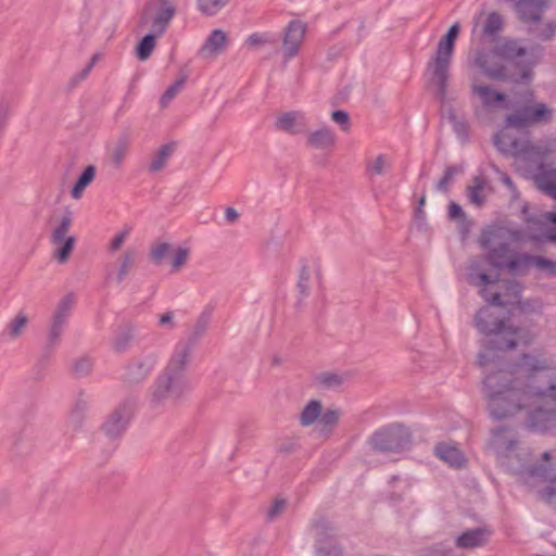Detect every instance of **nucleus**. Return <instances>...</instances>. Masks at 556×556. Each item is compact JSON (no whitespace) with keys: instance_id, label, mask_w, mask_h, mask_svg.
Instances as JSON below:
<instances>
[{"instance_id":"nucleus-26","label":"nucleus","mask_w":556,"mask_h":556,"mask_svg":"<svg viewBox=\"0 0 556 556\" xmlns=\"http://www.w3.org/2000/svg\"><path fill=\"white\" fill-rule=\"evenodd\" d=\"M517 367L527 374L532 375L535 371L547 369L548 364L546 359H541L534 355L525 353L520 356Z\"/></svg>"},{"instance_id":"nucleus-50","label":"nucleus","mask_w":556,"mask_h":556,"mask_svg":"<svg viewBox=\"0 0 556 556\" xmlns=\"http://www.w3.org/2000/svg\"><path fill=\"white\" fill-rule=\"evenodd\" d=\"M266 43H275V39L265 33H254L247 39V45L250 47H257Z\"/></svg>"},{"instance_id":"nucleus-63","label":"nucleus","mask_w":556,"mask_h":556,"mask_svg":"<svg viewBox=\"0 0 556 556\" xmlns=\"http://www.w3.org/2000/svg\"><path fill=\"white\" fill-rule=\"evenodd\" d=\"M87 409H88V401L83 397L77 399L73 413L76 415H83V414L87 413Z\"/></svg>"},{"instance_id":"nucleus-55","label":"nucleus","mask_w":556,"mask_h":556,"mask_svg":"<svg viewBox=\"0 0 556 556\" xmlns=\"http://www.w3.org/2000/svg\"><path fill=\"white\" fill-rule=\"evenodd\" d=\"M128 235L129 229H125L124 231L117 233L110 243L111 251H117L118 249H121Z\"/></svg>"},{"instance_id":"nucleus-54","label":"nucleus","mask_w":556,"mask_h":556,"mask_svg":"<svg viewBox=\"0 0 556 556\" xmlns=\"http://www.w3.org/2000/svg\"><path fill=\"white\" fill-rule=\"evenodd\" d=\"M500 181L508 188V190L511 192V197L514 199H517L519 197V192L517 190L516 185L514 184L513 179L504 172H500Z\"/></svg>"},{"instance_id":"nucleus-16","label":"nucleus","mask_w":556,"mask_h":556,"mask_svg":"<svg viewBox=\"0 0 556 556\" xmlns=\"http://www.w3.org/2000/svg\"><path fill=\"white\" fill-rule=\"evenodd\" d=\"M437 456L451 467H462L465 464L463 453L454 445L439 444L435 447Z\"/></svg>"},{"instance_id":"nucleus-13","label":"nucleus","mask_w":556,"mask_h":556,"mask_svg":"<svg viewBox=\"0 0 556 556\" xmlns=\"http://www.w3.org/2000/svg\"><path fill=\"white\" fill-rule=\"evenodd\" d=\"M212 319V309L205 308L197 318L194 325L190 329V332L188 334L187 339L179 340L174 351L176 352H186V356L191 357L193 349L197 346L199 341L203 338L205 334Z\"/></svg>"},{"instance_id":"nucleus-59","label":"nucleus","mask_w":556,"mask_h":556,"mask_svg":"<svg viewBox=\"0 0 556 556\" xmlns=\"http://www.w3.org/2000/svg\"><path fill=\"white\" fill-rule=\"evenodd\" d=\"M448 217L451 219H462L465 217V213L462 206L455 202H451L448 205Z\"/></svg>"},{"instance_id":"nucleus-40","label":"nucleus","mask_w":556,"mask_h":556,"mask_svg":"<svg viewBox=\"0 0 556 556\" xmlns=\"http://www.w3.org/2000/svg\"><path fill=\"white\" fill-rule=\"evenodd\" d=\"M343 380V376L332 371H324L316 376L317 383L327 389H333L341 386Z\"/></svg>"},{"instance_id":"nucleus-58","label":"nucleus","mask_w":556,"mask_h":556,"mask_svg":"<svg viewBox=\"0 0 556 556\" xmlns=\"http://www.w3.org/2000/svg\"><path fill=\"white\" fill-rule=\"evenodd\" d=\"M152 12V1H148L142 9L139 17V26L143 27L146 26L150 21L152 15L150 13Z\"/></svg>"},{"instance_id":"nucleus-6","label":"nucleus","mask_w":556,"mask_h":556,"mask_svg":"<svg viewBox=\"0 0 556 556\" xmlns=\"http://www.w3.org/2000/svg\"><path fill=\"white\" fill-rule=\"evenodd\" d=\"M505 238V229L501 227L484 230L479 243L486 251L485 261L496 269H504L506 262L509 260L510 243L503 241Z\"/></svg>"},{"instance_id":"nucleus-7","label":"nucleus","mask_w":556,"mask_h":556,"mask_svg":"<svg viewBox=\"0 0 556 556\" xmlns=\"http://www.w3.org/2000/svg\"><path fill=\"white\" fill-rule=\"evenodd\" d=\"M484 260L481 257L472 258L467 266V281L475 287L480 288V295L492 305L505 307L508 302L502 299L497 291L493 292L489 286L498 282V276L492 277L484 271Z\"/></svg>"},{"instance_id":"nucleus-35","label":"nucleus","mask_w":556,"mask_h":556,"mask_svg":"<svg viewBox=\"0 0 556 556\" xmlns=\"http://www.w3.org/2000/svg\"><path fill=\"white\" fill-rule=\"evenodd\" d=\"M73 305H74V295L66 294L58 303L55 312L53 313V318L67 324Z\"/></svg>"},{"instance_id":"nucleus-33","label":"nucleus","mask_w":556,"mask_h":556,"mask_svg":"<svg viewBox=\"0 0 556 556\" xmlns=\"http://www.w3.org/2000/svg\"><path fill=\"white\" fill-rule=\"evenodd\" d=\"M531 267H535L539 271L544 273L548 277L556 276V261L531 254Z\"/></svg>"},{"instance_id":"nucleus-19","label":"nucleus","mask_w":556,"mask_h":556,"mask_svg":"<svg viewBox=\"0 0 556 556\" xmlns=\"http://www.w3.org/2000/svg\"><path fill=\"white\" fill-rule=\"evenodd\" d=\"M228 43H229V39H228L227 34L222 29H214L206 38V40L202 47V50L203 51L207 50L211 53L219 54L226 50V48L228 47Z\"/></svg>"},{"instance_id":"nucleus-14","label":"nucleus","mask_w":556,"mask_h":556,"mask_svg":"<svg viewBox=\"0 0 556 556\" xmlns=\"http://www.w3.org/2000/svg\"><path fill=\"white\" fill-rule=\"evenodd\" d=\"M319 275L316 273V276L313 277V271L311 270L306 261H301V269L296 282V291L298 299L295 302V307L301 308L304 304L305 299L309 295V291L314 280H318Z\"/></svg>"},{"instance_id":"nucleus-41","label":"nucleus","mask_w":556,"mask_h":556,"mask_svg":"<svg viewBox=\"0 0 556 556\" xmlns=\"http://www.w3.org/2000/svg\"><path fill=\"white\" fill-rule=\"evenodd\" d=\"M462 172H463L462 166H457V165L447 166L444 170L443 176L440 178V180L437 184V189L442 192L447 191L448 186L453 182L455 176L460 174Z\"/></svg>"},{"instance_id":"nucleus-11","label":"nucleus","mask_w":556,"mask_h":556,"mask_svg":"<svg viewBox=\"0 0 556 556\" xmlns=\"http://www.w3.org/2000/svg\"><path fill=\"white\" fill-rule=\"evenodd\" d=\"M372 445L382 451H399L409 442V433L402 426L377 431L372 439Z\"/></svg>"},{"instance_id":"nucleus-8","label":"nucleus","mask_w":556,"mask_h":556,"mask_svg":"<svg viewBox=\"0 0 556 556\" xmlns=\"http://www.w3.org/2000/svg\"><path fill=\"white\" fill-rule=\"evenodd\" d=\"M156 364L157 354L144 350L138 356L129 359L125 367L123 380L129 384H139L151 375Z\"/></svg>"},{"instance_id":"nucleus-24","label":"nucleus","mask_w":556,"mask_h":556,"mask_svg":"<svg viewBox=\"0 0 556 556\" xmlns=\"http://www.w3.org/2000/svg\"><path fill=\"white\" fill-rule=\"evenodd\" d=\"M488 539V533L484 530L476 529L470 530L462 535H459L456 540V544L459 547L464 548H473L483 544Z\"/></svg>"},{"instance_id":"nucleus-53","label":"nucleus","mask_w":556,"mask_h":556,"mask_svg":"<svg viewBox=\"0 0 556 556\" xmlns=\"http://www.w3.org/2000/svg\"><path fill=\"white\" fill-rule=\"evenodd\" d=\"M331 118L334 123L340 125L342 130H348L350 128V117L345 111L337 110L331 114Z\"/></svg>"},{"instance_id":"nucleus-34","label":"nucleus","mask_w":556,"mask_h":556,"mask_svg":"<svg viewBox=\"0 0 556 556\" xmlns=\"http://www.w3.org/2000/svg\"><path fill=\"white\" fill-rule=\"evenodd\" d=\"M138 413V400L126 397L113 412L112 417H132Z\"/></svg>"},{"instance_id":"nucleus-61","label":"nucleus","mask_w":556,"mask_h":556,"mask_svg":"<svg viewBox=\"0 0 556 556\" xmlns=\"http://www.w3.org/2000/svg\"><path fill=\"white\" fill-rule=\"evenodd\" d=\"M8 118H9V106L7 103L0 102V134L4 129Z\"/></svg>"},{"instance_id":"nucleus-9","label":"nucleus","mask_w":556,"mask_h":556,"mask_svg":"<svg viewBox=\"0 0 556 556\" xmlns=\"http://www.w3.org/2000/svg\"><path fill=\"white\" fill-rule=\"evenodd\" d=\"M306 30V23L300 20H292L286 26L280 46L283 63L289 62L299 54Z\"/></svg>"},{"instance_id":"nucleus-37","label":"nucleus","mask_w":556,"mask_h":556,"mask_svg":"<svg viewBox=\"0 0 556 556\" xmlns=\"http://www.w3.org/2000/svg\"><path fill=\"white\" fill-rule=\"evenodd\" d=\"M93 367V361L89 356H81L74 359L72 364V372L77 378L88 376Z\"/></svg>"},{"instance_id":"nucleus-42","label":"nucleus","mask_w":556,"mask_h":556,"mask_svg":"<svg viewBox=\"0 0 556 556\" xmlns=\"http://www.w3.org/2000/svg\"><path fill=\"white\" fill-rule=\"evenodd\" d=\"M553 117V111L548 109L544 103H538L532 106L531 119L533 125L540 123H547Z\"/></svg>"},{"instance_id":"nucleus-12","label":"nucleus","mask_w":556,"mask_h":556,"mask_svg":"<svg viewBox=\"0 0 556 556\" xmlns=\"http://www.w3.org/2000/svg\"><path fill=\"white\" fill-rule=\"evenodd\" d=\"M65 326H66V323L54 319V318L52 319V324L49 329L47 342H46L45 346L42 348L40 358L38 359V362L36 363L35 367H34L35 378L37 380H40L43 378L47 363H48L49 358L52 356V354L54 353L56 346L60 344L61 337L65 329Z\"/></svg>"},{"instance_id":"nucleus-28","label":"nucleus","mask_w":556,"mask_h":556,"mask_svg":"<svg viewBox=\"0 0 556 556\" xmlns=\"http://www.w3.org/2000/svg\"><path fill=\"white\" fill-rule=\"evenodd\" d=\"M162 35L163 34H156V31L152 30L140 39L136 47V56L138 60L146 61L150 58L156 45V37Z\"/></svg>"},{"instance_id":"nucleus-29","label":"nucleus","mask_w":556,"mask_h":556,"mask_svg":"<svg viewBox=\"0 0 556 556\" xmlns=\"http://www.w3.org/2000/svg\"><path fill=\"white\" fill-rule=\"evenodd\" d=\"M73 223V213L70 208L64 211L59 225L51 233V242L52 244H60L64 240H66V235L71 228Z\"/></svg>"},{"instance_id":"nucleus-32","label":"nucleus","mask_w":556,"mask_h":556,"mask_svg":"<svg viewBox=\"0 0 556 556\" xmlns=\"http://www.w3.org/2000/svg\"><path fill=\"white\" fill-rule=\"evenodd\" d=\"M230 0H197V9L204 16H215L229 4Z\"/></svg>"},{"instance_id":"nucleus-5","label":"nucleus","mask_w":556,"mask_h":556,"mask_svg":"<svg viewBox=\"0 0 556 556\" xmlns=\"http://www.w3.org/2000/svg\"><path fill=\"white\" fill-rule=\"evenodd\" d=\"M531 486L539 488L542 500H556V450L542 455V463L528 471Z\"/></svg>"},{"instance_id":"nucleus-18","label":"nucleus","mask_w":556,"mask_h":556,"mask_svg":"<svg viewBox=\"0 0 556 556\" xmlns=\"http://www.w3.org/2000/svg\"><path fill=\"white\" fill-rule=\"evenodd\" d=\"M532 105H525L518 110H516L513 114H509L505 124L507 127H513L516 129H523L533 125L531 119Z\"/></svg>"},{"instance_id":"nucleus-47","label":"nucleus","mask_w":556,"mask_h":556,"mask_svg":"<svg viewBox=\"0 0 556 556\" xmlns=\"http://www.w3.org/2000/svg\"><path fill=\"white\" fill-rule=\"evenodd\" d=\"M189 257V250L187 248H178L172 258V271H179L187 263Z\"/></svg>"},{"instance_id":"nucleus-21","label":"nucleus","mask_w":556,"mask_h":556,"mask_svg":"<svg viewBox=\"0 0 556 556\" xmlns=\"http://www.w3.org/2000/svg\"><path fill=\"white\" fill-rule=\"evenodd\" d=\"M305 127L304 115L301 112L292 111L280 115V129L290 134H299Z\"/></svg>"},{"instance_id":"nucleus-46","label":"nucleus","mask_w":556,"mask_h":556,"mask_svg":"<svg viewBox=\"0 0 556 556\" xmlns=\"http://www.w3.org/2000/svg\"><path fill=\"white\" fill-rule=\"evenodd\" d=\"M511 433L507 430H498L493 433L492 444L495 448L502 450L503 447L509 448L513 444Z\"/></svg>"},{"instance_id":"nucleus-2","label":"nucleus","mask_w":556,"mask_h":556,"mask_svg":"<svg viewBox=\"0 0 556 556\" xmlns=\"http://www.w3.org/2000/svg\"><path fill=\"white\" fill-rule=\"evenodd\" d=\"M544 48L540 45L526 49L520 46L519 40L506 38L498 45L497 54L511 63L517 72L511 73L503 64L486 67L484 73L488 77L514 84H529L533 78V68L543 55Z\"/></svg>"},{"instance_id":"nucleus-39","label":"nucleus","mask_w":556,"mask_h":556,"mask_svg":"<svg viewBox=\"0 0 556 556\" xmlns=\"http://www.w3.org/2000/svg\"><path fill=\"white\" fill-rule=\"evenodd\" d=\"M187 80V76L182 75L178 78L174 84L167 87L164 93L161 96L160 104L161 106H166L182 89Z\"/></svg>"},{"instance_id":"nucleus-17","label":"nucleus","mask_w":556,"mask_h":556,"mask_svg":"<svg viewBox=\"0 0 556 556\" xmlns=\"http://www.w3.org/2000/svg\"><path fill=\"white\" fill-rule=\"evenodd\" d=\"M129 147V135L127 132L121 134L111 151V163L114 166V168L118 169L122 167L128 153Z\"/></svg>"},{"instance_id":"nucleus-25","label":"nucleus","mask_w":556,"mask_h":556,"mask_svg":"<svg viewBox=\"0 0 556 556\" xmlns=\"http://www.w3.org/2000/svg\"><path fill=\"white\" fill-rule=\"evenodd\" d=\"M485 180L481 176H476L472 179V185L466 188L467 197L470 203L481 207L485 203V197L482 194L485 188Z\"/></svg>"},{"instance_id":"nucleus-22","label":"nucleus","mask_w":556,"mask_h":556,"mask_svg":"<svg viewBox=\"0 0 556 556\" xmlns=\"http://www.w3.org/2000/svg\"><path fill=\"white\" fill-rule=\"evenodd\" d=\"M96 173L97 168L94 165L85 167L71 190L73 199L78 200L81 198L85 189L94 180Z\"/></svg>"},{"instance_id":"nucleus-52","label":"nucleus","mask_w":556,"mask_h":556,"mask_svg":"<svg viewBox=\"0 0 556 556\" xmlns=\"http://www.w3.org/2000/svg\"><path fill=\"white\" fill-rule=\"evenodd\" d=\"M453 131L459 138L460 140H467L469 132H468V124L464 118H458L452 124Z\"/></svg>"},{"instance_id":"nucleus-45","label":"nucleus","mask_w":556,"mask_h":556,"mask_svg":"<svg viewBox=\"0 0 556 556\" xmlns=\"http://www.w3.org/2000/svg\"><path fill=\"white\" fill-rule=\"evenodd\" d=\"M172 247L169 243L162 242L153 247L150 251V258L155 265H161L169 256Z\"/></svg>"},{"instance_id":"nucleus-51","label":"nucleus","mask_w":556,"mask_h":556,"mask_svg":"<svg viewBox=\"0 0 556 556\" xmlns=\"http://www.w3.org/2000/svg\"><path fill=\"white\" fill-rule=\"evenodd\" d=\"M387 165V160L383 154L378 155L374 161L367 164V172L372 175H382L384 173V167Z\"/></svg>"},{"instance_id":"nucleus-62","label":"nucleus","mask_w":556,"mask_h":556,"mask_svg":"<svg viewBox=\"0 0 556 556\" xmlns=\"http://www.w3.org/2000/svg\"><path fill=\"white\" fill-rule=\"evenodd\" d=\"M8 118H9V106L7 103L0 102V134L4 129Z\"/></svg>"},{"instance_id":"nucleus-30","label":"nucleus","mask_w":556,"mask_h":556,"mask_svg":"<svg viewBox=\"0 0 556 556\" xmlns=\"http://www.w3.org/2000/svg\"><path fill=\"white\" fill-rule=\"evenodd\" d=\"M504 27V21L501 14L497 12H491L488 14L486 20L483 25L482 34L483 36L495 39L498 34L502 31Z\"/></svg>"},{"instance_id":"nucleus-43","label":"nucleus","mask_w":556,"mask_h":556,"mask_svg":"<svg viewBox=\"0 0 556 556\" xmlns=\"http://www.w3.org/2000/svg\"><path fill=\"white\" fill-rule=\"evenodd\" d=\"M128 427V419H106L103 430L109 437H117Z\"/></svg>"},{"instance_id":"nucleus-60","label":"nucleus","mask_w":556,"mask_h":556,"mask_svg":"<svg viewBox=\"0 0 556 556\" xmlns=\"http://www.w3.org/2000/svg\"><path fill=\"white\" fill-rule=\"evenodd\" d=\"M329 548L324 547L323 545H319L317 547V555L318 556H338L339 551L337 546L332 543V541L328 542Z\"/></svg>"},{"instance_id":"nucleus-49","label":"nucleus","mask_w":556,"mask_h":556,"mask_svg":"<svg viewBox=\"0 0 556 556\" xmlns=\"http://www.w3.org/2000/svg\"><path fill=\"white\" fill-rule=\"evenodd\" d=\"M323 405L318 400H311L304 409L302 410L300 417H321Z\"/></svg>"},{"instance_id":"nucleus-15","label":"nucleus","mask_w":556,"mask_h":556,"mask_svg":"<svg viewBox=\"0 0 556 556\" xmlns=\"http://www.w3.org/2000/svg\"><path fill=\"white\" fill-rule=\"evenodd\" d=\"M135 339V328L131 324L119 326L112 339V349L115 353L123 354L127 352Z\"/></svg>"},{"instance_id":"nucleus-4","label":"nucleus","mask_w":556,"mask_h":556,"mask_svg":"<svg viewBox=\"0 0 556 556\" xmlns=\"http://www.w3.org/2000/svg\"><path fill=\"white\" fill-rule=\"evenodd\" d=\"M459 24L454 23L440 39L435 54L428 63L431 71V81L437 87V97L444 102L447 93L448 71L455 49V41L459 35Z\"/></svg>"},{"instance_id":"nucleus-27","label":"nucleus","mask_w":556,"mask_h":556,"mask_svg":"<svg viewBox=\"0 0 556 556\" xmlns=\"http://www.w3.org/2000/svg\"><path fill=\"white\" fill-rule=\"evenodd\" d=\"M531 254L520 253L506 262L504 269L514 275H526L531 267Z\"/></svg>"},{"instance_id":"nucleus-57","label":"nucleus","mask_w":556,"mask_h":556,"mask_svg":"<svg viewBox=\"0 0 556 556\" xmlns=\"http://www.w3.org/2000/svg\"><path fill=\"white\" fill-rule=\"evenodd\" d=\"M159 326L167 327L168 329H174L175 328L174 313L172 311H168V312L160 315Z\"/></svg>"},{"instance_id":"nucleus-44","label":"nucleus","mask_w":556,"mask_h":556,"mask_svg":"<svg viewBox=\"0 0 556 556\" xmlns=\"http://www.w3.org/2000/svg\"><path fill=\"white\" fill-rule=\"evenodd\" d=\"M136 252L134 250H127L123 257L122 263L116 276V280L121 283L128 275L129 268L132 266L135 261Z\"/></svg>"},{"instance_id":"nucleus-20","label":"nucleus","mask_w":556,"mask_h":556,"mask_svg":"<svg viewBox=\"0 0 556 556\" xmlns=\"http://www.w3.org/2000/svg\"><path fill=\"white\" fill-rule=\"evenodd\" d=\"M471 90L480 97L484 106H494L506 100V96L503 92L495 91L489 86L472 85Z\"/></svg>"},{"instance_id":"nucleus-48","label":"nucleus","mask_w":556,"mask_h":556,"mask_svg":"<svg viewBox=\"0 0 556 556\" xmlns=\"http://www.w3.org/2000/svg\"><path fill=\"white\" fill-rule=\"evenodd\" d=\"M532 35L542 41L552 40L556 35V20H551L546 22L544 28L541 29L540 31H536V29L534 28V34Z\"/></svg>"},{"instance_id":"nucleus-10","label":"nucleus","mask_w":556,"mask_h":556,"mask_svg":"<svg viewBox=\"0 0 556 556\" xmlns=\"http://www.w3.org/2000/svg\"><path fill=\"white\" fill-rule=\"evenodd\" d=\"M515 11L518 20L527 25L528 34H534V26L541 22L548 7L547 0H517Z\"/></svg>"},{"instance_id":"nucleus-56","label":"nucleus","mask_w":556,"mask_h":556,"mask_svg":"<svg viewBox=\"0 0 556 556\" xmlns=\"http://www.w3.org/2000/svg\"><path fill=\"white\" fill-rule=\"evenodd\" d=\"M334 420L336 419H308V418H305V419H302V426L308 427V426L313 425L315 421H317V427L320 430H324L328 427H332Z\"/></svg>"},{"instance_id":"nucleus-1","label":"nucleus","mask_w":556,"mask_h":556,"mask_svg":"<svg viewBox=\"0 0 556 556\" xmlns=\"http://www.w3.org/2000/svg\"><path fill=\"white\" fill-rule=\"evenodd\" d=\"M475 326L484 336H493L478 356L479 365L486 372L483 389L489 399L491 417H511L523 409L528 412V417H536L535 414L556 417V374L548 378L545 388L527 387L521 390L513 384L510 372L489 369L497 352L517 348L518 328L508 325L505 319L495 318L489 306L477 312Z\"/></svg>"},{"instance_id":"nucleus-36","label":"nucleus","mask_w":556,"mask_h":556,"mask_svg":"<svg viewBox=\"0 0 556 556\" xmlns=\"http://www.w3.org/2000/svg\"><path fill=\"white\" fill-rule=\"evenodd\" d=\"M28 324V317L23 312H20L9 324L8 334L11 339H16L22 336L24 329Z\"/></svg>"},{"instance_id":"nucleus-38","label":"nucleus","mask_w":556,"mask_h":556,"mask_svg":"<svg viewBox=\"0 0 556 556\" xmlns=\"http://www.w3.org/2000/svg\"><path fill=\"white\" fill-rule=\"evenodd\" d=\"M76 239L73 236H70L61 242L59 248L54 252V257L60 264H64L68 261L74 247H75Z\"/></svg>"},{"instance_id":"nucleus-3","label":"nucleus","mask_w":556,"mask_h":556,"mask_svg":"<svg viewBox=\"0 0 556 556\" xmlns=\"http://www.w3.org/2000/svg\"><path fill=\"white\" fill-rule=\"evenodd\" d=\"M186 352L173 353L153 384L152 403L161 404L166 399H182L192 390V384L188 376V366L191 357L186 356Z\"/></svg>"},{"instance_id":"nucleus-23","label":"nucleus","mask_w":556,"mask_h":556,"mask_svg":"<svg viewBox=\"0 0 556 556\" xmlns=\"http://www.w3.org/2000/svg\"><path fill=\"white\" fill-rule=\"evenodd\" d=\"M308 143L315 149H328L334 144V134L331 128L323 127L309 135Z\"/></svg>"},{"instance_id":"nucleus-31","label":"nucleus","mask_w":556,"mask_h":556,"mask_svg":"<svg viewBox=\"0 0 556 556\" xmlns=\"http://www.w3.org/2000/svg\"><path fill=\"white\" fill-rule=\"evenodd\" d=\"M174 152V143H166L163 144L156 154L153 156L150 165H149V172L150 173H157L164 168L166 165L167 160L172 156Z\"/></svg>"},{"instance_id":"nucleus-64","label":"nucleus","mask_w":556,"mask_h":556,"mask_svg":"<svg viewBox=\"0 0 556 556\" xmlns=\"http://www.w3.org/2000/svg\"><path fill=\"white\" fill-rule=\"evenodd\" d=\"M239 218V213L236 208L228 206L225 210V219L228 224H235Z\"/></svg>"}]
</instances>
